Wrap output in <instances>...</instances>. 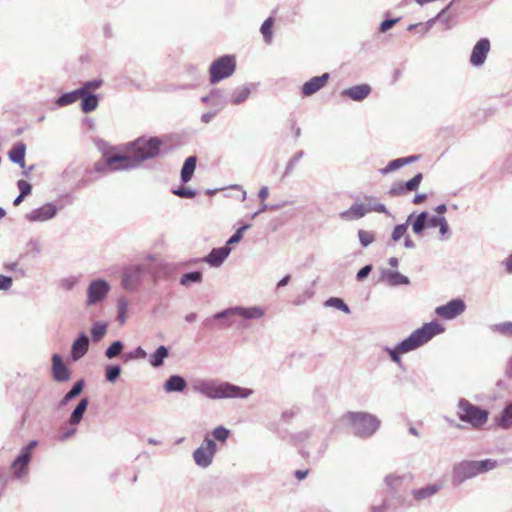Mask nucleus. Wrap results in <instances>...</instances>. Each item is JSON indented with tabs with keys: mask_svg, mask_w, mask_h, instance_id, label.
I'll use <instances>...</instances> for the list:
<instances>
[{
	"mask_svg": "<svg viewBox=\"0 0 512 512\" xmlns=\"http://www.w3.org/2000/svg\"><path fill=\"white\" fill-rule=\"evenodd\" d=\"M97 172L127 170L123 155H109L97 161L94 165Z\"/></svg>",
	"mask_w": 512,
	"mask_h": 512,
	"instance_id": "15",
	"label": "nucleus"
},
{
	"mask_svg": "<svg viewBox=\"0 0 512 512\" xmlns=\"http://www.w3.org/2000/svg\"><path fill=\"white\" fill-rule=\"evenodd\" d=\"M363 200L365 201V207L367 212H378L389 214L386 206L380 202H378L377 198L371 195H364Z\"/></svg>",
	"mask_w": 512,
	"mask_h": 512,
	"instance_id": "34",
	"label": "nucleus"
},
{
	"mask_svg": "<svg viewBox=\"0 0 512 512\" xmlns=\"http://www.w3.org/2000/svg\"><path fill=\"white\" fill-rule=\"evenodd\" d=\"M382 280L386 281L390 286L408 285L410 283L407 276L392 270H383Z\"/></svg>",
	"mask_w": 512,
	"mask_h": 512,
	"instance_id": "26",
	"label": "nucleus"
},
{
	"mask_svg": "<svg viewBox=\"0 0 512 512\" xmlns=\"http://www.w3.org/2000/svg\"><path fill=\"white\" fill-rule=\"evenodd\" d=\"M202 325L207 329H225L231 327L232 323H216L213 319V315L211 317L206 318Z\"/></svg>",
	"mask_w": 512,
	"mask_h": 512,
	"instance_id": "53",
	"label": "nucleus"
},
{
	"mask_svg": "<svg viewBox=\"0 0 512 512\" xmlns=\"http://www.w3.org/2000/svg\"><path fill=\"white\" fill-rule=\"evenodd\" d=\"M146 356H147V353L141 346H138L133 351L126 354L127 360H129V359H144V358H146Z\"/></svg>",
	"mask_w": 512,
	"mask_h": 512,
	"instance_id": "63",
	"label": "nucleus"
},
{
	"mask_svg": "<svg viewBox=\"0 0 512 512\" xmlns=\"http://www.w3.org/2000/svg\"><path fill=\"white\" fill-rule=\"evenodd\" d=\"M128 306H129V303L126 298L121 297L117 300V311H118L117 319L121 324L125 323V321H126Z\"/></svg>",
	"mask_w": 512,
	"mask_h": 512,
	"instance_id": "43",
	"label": "nucleus"
},
{
	"mask_svg": "<svg viewBox=\"0 0 512 512\" xmlns=\"http://www.w3.org/2000/svg\"><path fill=\"white\" fill-rule=\"evenodd\" d=\"M111 289L110 284L102 279L98 278L91 281L87 287V305H94L105 299Z\"/></svg>",
	"mask_w": 512,
	"mask_h": 512,
	"instance_id": "10",
	"label": "nucleus"
},
{
	"mask_svg": "<svg viewBox=\"0 0 512 512\" xmlns=\"http://www.w3.org/2000/svg\"><path fill=\"white\" fill-rule=\"evenodd\" d=\"M466 309L465 302L460 299H452L444 305L438 306L435 309L437 315L444 319L451 320L461 315Z\"/></svg>",
	"mask_w": 512,
	"mask_h": 512,
	"instance_id": "13",
	"label": "nucleus"
},
{
	"mask_svg": "<svg viewBox=\"0 0 512 512\" xmlns=\"http://www.w3.org/2000/svg\"><path fill=\"white\" fill-rule=\"evenodd\" d=\"M367 214L365 204L355 201L349 209L342 211L339 216L342 220L354 221L365 217Z\"/></svg>",
	"mask_w": 512,
	"mask_h": 512,
	"instance_id": "21",
	"label": "nucleus"
},
{
	"mask_svg": "<svg viewBox=\"0 0 512 512\" xmlns=\"http://www.w3.org/2000/svg\"><path fill=\"white\" fill-rule=\"evenodd\" d=\"M229 103V98L225 96L224 91L222 90V95L220 97H214L212 99V106L217 108L218 110H223L226 105Z\"/></svg>",
	"mask_w": 512,
	"mask_h": 512,
	"instance_id": "61",
	"label": "nucleus"
},
{
	"mask_svg": "<svg viewBox=\"0 0 512 512\" xmlns=\"http://www.w3.org/2000/svg\"><path fill=\"white\" fill-rule=\"evenodd\" d=\"M146 269L143 265L126 267L122 273L121 285L127 291L135 290L143 279Z\"/></svg>",
	"mask_w": 512,
	"mask_h": 512,
	"instance_id": "11",
	"label": "nucleus"
},
{
	"mask_svg": "<svg viewBox=\"0 0 512 512\" xmlns=\"http://www.w3.org/2000/svg\"><path fill=\"white\" fill-rule=\"evenodd\" d=\"M187 387V381L180 375H171L163 383V389L166 393L183 392Z\"/></svg>",
	"mask_w": 512,
	"mask_h": 512,
	"instance_id": "24",
	"label": "nucleus"
},
{
	"mask_svg": "<svg viewBox=\"0 0 512 512\" xmlns=\"http://www.w3.org/2000/svg\"><path fill=\"white\" fill-rule=\"evenodd\" d=\"M415 214L412 213L408 216L407 218V221L406 223L404 224H399V225H396L393 229V232H392V235H391V238L394 242H397L398 240H400L405 234H406V231H407V225L408 223L414 218Z\"/></svg>",
	"mask_w": 512,
	"mask_h": 512,
	"instance_id": "41",
	"label": "nucleus"
},
{
	"mask_svg": "<svg viewBox=\"0 0 512 512\" xmlns=\"http://www.w3.org/2000/svg\"><path fill=\"white\" fill-rule=\"evenodd\" d=\"M26 145L23 142L16 143L9 151L8 156L11 162L24 167Z\"/></svg>",
	"mask_w": 512,
	"mask_h": 512,
	"instance_id": "28",
	"label": "nucleus"
},
{
	"mask_svg": "<svg viewBox=\"0 0 512 512\" xmlns=\"http://www.w3.org/2000/svg\"><path fill=\"white\" fill-rule=\"evenodd\" d=\"M440 489H441V486L439 484H430L425 487L414 489L412 491V496L415 500L421 501V500H425V499L432 497Z\"/></svg>",
	"mask_w": 512,
	"mask_h": 512,
	"instance_id": "29",
	"label": "nucleus"
},
{
	"mask_svg": "<svg viewBox=\"0 0 512 512\" xmlns=\"http://www.w3.org/2000/svg\"><path fill=\"white\" fill-rule=\"evenodd\" d=\"M385 484L390 487L392 490L396 491L399 489L402 483V477L396 476L393 474H389L384 479Z\"/></svg>",
	"mask_w": 512,
	"mask_h": 512,
	"instance_id": "56",
	"label": "nucleus"
},
{
	"mask_svg": "<svg viewBox=\"0 0 512 512\" xmlns=\"http://www.w3.org/2000/svg\"><path fill=\"white\" fill-rule=\"evenodd\" d=\"M423 179L422 173H417L412 179L404 182V187L408 192L416 191Z\"/></svg>",
	"mask_w": 512,
	"mask_h": 512,
	"instance_id": "54",
	"label": "nucleus"
},
{
	"mask_svg": "<svg viewBox=\"0 0 512 512\" xmlns=\"http://www.w3.org/2000/svg\"><path fill=\"white\" fill-rule=\"evenodd\" d=\"M408 191L407 189L404 187V183L403 182H396L394 183L389 191H388V194L392 197H396V196H401V195H404L406 194Z\"/></svg>",
	"mask_w": 512,
	"mask_h": 512,
	"instance_id": "58",
	"label": "nucleus"
},
{
	"mask_svg": "<svg viewBox=\"0 0 512 512\" xmlns=\"http://www.w3.org/2000/svg\"><path fill=\"white\" fill-rule=\"evenodd\" d=\"M343 420L351 425L353 434L359 438L367 439L379 429L381 421L367 412H347Z\"/></svg>",
	"mask_w": 512,
	"mask_h": 512,
	"instance_id": "5",
	"label": "nucleus"
},
{
	"mask_svg": "<svg viewBox=\"0 0 512 512\" xmlns=\"http://www.w3.org/2000/svg\"><path fill=\"white\" fill-rule=\"evenodd\" d=\"M216 451L217 445L214 439L205 437L202 444L194 450L193 460L198 467L208 468L213 462Z\"/></svg>",
	"mask_w": 512,
	"mask_h": 512,
	"instance_id": "9",
	"label": "nucleus"
},
{
	"mask_svg": "<svg viewBox=\"0 0 512 512\" xmlns=\"http://www.w3.org/2000/svg\"><path fill=\"white\" fill-rule=\"evenodd\" d=\"M234 316L233 307L226 308L213 315L216 323H230L229 319Z\"/></svg>",
	"mask_w": 512,
	"mask_h": 512,
	"instance_id": "48",
	"label": "nucleus"
},
{
	"mask_svg": "<svg viewBox=\"0 0 512 512\" xmlns=\"http://www.w3.org/2000/svg\"><path fill=\"white\" fill-rule=\"evenodd\" d=\"M325 305L328 307H334V308L344 312L345 314H349L351 312L349 306L341 298H338V297L329 298L325 302Z\"/></svg>",
	"mask_w": 512,
	"mask_h": 512,
	"instance_id": "45",
	"label": "nucleus"
},
{
	"mask_svg": "<svg viewBox=\"0 0 512 512\" xmlns=\"http://www.w3.org/2000/svg\"><path fill=\"white\" fill-rule=\"evenodd\" d=\"M412 222V230L415 234L421 235L426 227H438L444 216H429L427 211H422Z\"/></svg>",
	"mask_w": 512,
	"mask_h": 512,
	"instance_id": "14",
	"label": "nucleus"
},
{
	"mask_svg": "<svg viewBox=\"0 0 512 512\" xmlns=\"http://www.w3.org/2000/svg\"><path fill=\"white\" fill-rule=\"evenodd\" d=\"M17 186L20 191V195L26 197L31 194L32 186L29 182H27L25 180H18Z\"/></svg>",
	"mask_w": 512,
	"mask_h": 512,
	"instance_id": "64",
	"label": "nucleus"
},
{
	"mask_svg": "<svg viewBox=\"0 0 512 512\" xmlns=\"http://www.w3.org/2000/svg\"><path fill=\"white\" fill-rule=\"evenodd\" d=\"M51 373L52 377L56 382L63 383L67 382L71 378V371L63 362L62 357L59 354H53L52 356Z\"/></svg>",
	"mask_w": 512,
	"mask_h": 512,
	"instance_id": "17",
	"label": "nucleus"
},
{
	"mask_svg": "<svg viewBox=\"0 0 512 512\" xmlns=\"http://www.w3.org/2000/svg\"><path fill=\"white\" fill-rule=\"evenodd\" d=\"M233 312L234 316H240L245 320L260 319L265 315V310L260 306H233Z\"/></svg>",
	"mask_w": 512,
	"mask_h": 512,
	"instance_id": "23",
	"label": "nucleus"
},
{
	"mask_svg": "<svg viewBox=\"0 0 512 512\" xmlns=\"http://www.w3.org/2000/svg\"><path fill=\"white\" fill-rule=\"evenodd\" d=\"M304 156V151L300 150L295 153V155L289 159L286 164L284 176L290 175L298 164L299 160Z\"/></svg>",
	"mask_w": 512,
	"mask_h": 512,
	"instance_id": "50",
	"label": "nucleus"
},
{
	"mask_svg": "<svg viewBox=\"0 0 512 512\" xmlns=\"http://www.w3.org/2000/svg\"><path fill=\"white\" fill-rule=\"evenodd\" d=\"M80 95L81 92L79 91V89L63 93L56 99V104L60 107L67 106L69 104L76 102L80 98Z\"/></svg>",
	"mask_w": 512,
	"mask_h": 512,
	"instance_id": "37",
	"label": "nucleus"
},
{
	"mask_svg": "<svg viewBox=\"0 0 512 512\" xmlns=\"http://www.w3.org/2000/svg\"><path fill=\"white\" fill-rule=\"evenodd\" d=\"M371 93V87L368 84H359L350 88L344 89L342 95L353 100L362 101Z\"/></svg>",
	"mask_w": 512,
	"mask_h": 512,
	"instance_id": "22",
	"label": "nucleus"
},
{
	"mask_svg": "<svg viewBox=\"0 0 512 512\" xmlns=\"http://www.w3.org/2000/svg\"><path fill=\"white\" fill-rule=\"evenodd\" d=\"M107 332V325L102 322H95L91 327V336L94 342L100 341Z\"/></svg>",
	"mask_w": 512,
	"mask_h": 512,
	"instance_id": "40",
	"label": "nucleus"
},
{
	"mask_svg": "<svg viewBox=\"0 0 512 512\" xmlns=\"http://www.w3.org/2000/svg\"><path fill=\"white\" fill-rule=\"evenodd\" d=\"M203 280V275L200 271H192L183 274L180 277L179 283L182 286L189 287L191 284H199Z\"/></svg>",
	"mask_w": 512,
	"mask_h": 512,
	"instance_id": "36",
	"label": "nucleus"
},
{
	"mask_svg": "<svg viewBox=\"0 0 512 512\" xmlns=\"http://www.w3.org/2000/svg\"><path fill=\"white\" fill-rule=\"evenodd\" d=\"M438 227H439L440 239L441 240L448 239L450 237L451 233H450V228H449L448 222L445 217L441 220Z\"/></svg>",
	"mask_w": 512,
	"mask_h": 512,
	"instance_id": "62",
	"label": "nucleus"
},
{
	"mask_svg": "<svg viewBox=\"0 0 512 512\" xmlns=\"http://www.w3.org/2000/svg\"><path fill=\"white\" fill-rule=\"evenodd\" d=\"M419 155H411L408 157L397 158L390 161L384 168L380 170L382 174L391 173L401 167L411 164L419 159Z\"/></svg>",
	"mask_w": 512,
	"mask_h": 512,
	"instance_id": "27",
	"label": "nucleus"
},
{
	"mask_svg": "<svg viewBox=\"0 0 512 512\" xmlns=\"http://www.w3.org/2000/svg\"><path fill=\"white\" fill-rule=\"evenodd\" d=\"M250 227H251V224H244L241 227H239L235 231V233L227 240L225 246L230 247V245L239 243L242 240V238H243L244 232L246 230H248Z\"/></svg>",
	"mask_w": 512,
	"mask_h": 512,
	"instance_id": "47",
	"label": "nucleus"
},
{
	"mask_svg": "<svg viewBox=\"0 0 512 512\" xmlns=\"http://www.w3.org/2000/svg\"><path fill=\"white\" fill-rule=\"evenodd\" d=\"M38 442L31 440L19 452L18 456L11 464V472L15 479L20 480L28 474V466L32 458L34 449Z\"/></svg>",
	"mask_w": 512,
	"mask_h": 512,
	"instance_id": "8",
	"label": "nucleus"
},
{
	"mask_svg": "<svg viewBox=\"0 0 512 512\" xmlns=\"http://www.w3.org/2000/svg\"><path fill=\"white\" fill-rule=\"evenodd\" d=\"M236 70V58L234 55H223L215 59L209 67V81L217 84L229 78Z\"/></svg>",
	"mask_w": 512,
	"mask_h": 512,
	"instance_id": "7",
	"label": "nucleus"
},
{
	"mask_svg": "<svg viewBox=\"0 0 512 512\" xmlns=\"http://www.w3.org/2000/svg\"><path fill=\"white\" fill-rule=\"evenodd\" d=\"M7 272H10L14 279H22L26 276L25 269L18 262L7 263L4 266Z\"/></svg>",
	"mask_w": 512,
	"mask_h": 512,
	"instance_id": "39",
	"label": "nucleus"
},
{
	"mask_svg": "<svg viewBox=\"0 0 512 512\" xmlns=\"http://www.w3.org/2000/svg\"><path fill=\"white\" fill-rule=\"evenodd\" d=\"M169 356V348L161 345L149 357V363L154 368L163 366L164 361Z\"/></svg>",
	"mask_w": 512,
	"mask_h": 512,
	"instance_id": "30",
	"label": "nucleus"
},
{
	"mask_svg": "<svg viewBox=\"0 0 512 512\" xmlns=\"http://www.w3.org/2000/svg\"><path fill=\"white\" fill-rule=\"evenodd\" d=\"M103 84L102 79H93L86 81L82 84V86L79 89L81 94L91 93V90H96L100 88Z\"/></svg>",
	"mask_w": 512,
	"mask_h": 512,
	"instance_id": "49",
	"label": "nucleus"
},
{
	"mask_svg": "<svg viewBox=\"0 0 512 512\" xmlns=\"http://www.w3.org/2000/svg\"><path fill=\"white\" fill-rule=\"evenodd\" d=\"M254 88V84H247L241 87H237L231 93L229 97V103L232 105H240L244 103L250 97L251 91Z\"/></svg>",
	"mask_w": 512,
	"mask_h": 512,
	"instance_id": "25",
	"label": "nucleus"
},
{
	"mask_svg": "<svg viewBox=\"0 0 512 512\" xmlns=\"http://www.w3.org/2000/svg\"><path fill=\"white\" fill-rule=\"evenodd\" d=\"M493 331L499 332L504 336H512V322H502L492 327Z\"/></svg>",
	"mask_w": 512,
	"mask_h": 512,
	"instance_id": "55",
	"label": "nucleus"
},
{
	"mask_svg": "<svg viewBox=\"0 0 512 512\" xmlns=\"http://www.w3.org/2000/svg\"><path fill=\"white\" fill-rule=\"evenodd\" d=\"M230 253L231 248L228 246L213 248L209 254L202 259V261L206 262L211 267H219L227 259Z\"/></svg>",
	"mask_w": 512,
	"mask_h": 512,
	"instance_id": "18",
	"label": "nucleus"
},
{
	"mask_svg": "<svg viewBox=\"0 0 512 512\" xmlns=\"http://www.w3.org/2000/svg\"><path fill=\"white\" fill-rule=\"evenodd\" d=\"M196 163H197V158L195 156H189L184 161V164L181 169V174H180L181 181L183 183H187L188 181L191 180V178L194 174V171L196 169Z\"/></svg>",
	"mask_w": 512,
	"mask_h": 512,
	"instance_id": "31",
	"label": "nucleus"
},
{
	"mask_svg": "<svg viewBox=\"0 0 512 512\" xmlns=\"http://www.w3.org/2000/svg\"><path fill=\"white\" fill-rule=\"evenodd\" d=\"M496 467L497 461L493 459H485L480 461H462L454 465L452 471V481L455 485H460L466 480L493 470Z\"/></svg>",
	"mask_w": 512,
	"mask_h": 512,
	"instance_id": "4",
	"label": "nucleus"
},
{
	"mask_svg": "<svg viewBox=\"0 0 512 512\" xmlns=\"http://www.w3.org/2000/svg\"><path fill=\"white\" fill-rule=\"evenodd\" d=\"M81 109L84 113H90L94 111L99 104V97L93 93L81 94Z\"/></svg>",
	"mask_w": 512,
	"mask_h": 512,
	"instance_id": "32",
	"label": "nucleus"
},
{
	"mask_svg": "<svg viewBox=\"0 0 512 512\" xmlns=\"http://www.w3.org/2000/svg\"><path fill=\"white\" fill-rule=\"evenodd\" d=\"M89 349V338L86 333H79L78 337L73 341L71 346V358L74 361L81 359Z\"/></svg>",
	"mask_w": 512,
	"mask_h": 512,
	"instance_id": "20",
	"label": "nucleus"
},
{
	"mask_svg": "<svg viewBox=\"0 0 512 512\" xmlns=\"http://www.w3.org/2000/svg\"><path fill=\"white\" fill-rule=\"evenodd\" d=\"M124 349V344L122 341L117 340L110 344V346L105 350V356L108 359H113L118 357Z\"/></svg>",
	"mask_w": 512,
	"mask_h": 512,
	"instance_id": "42",
	"label": "nucleus"
},
{
	"mask_svg": "<svg viewBox=\"0 0 512 512\" xmlns=\"http://www.w3.org/2000/svg\"><path fill=\"white\" fill-rule=\"evenodd\" d=\"M357 235L361 246L364 248L371 245L375 240V235L371 231L359 229Z\"/></svg>",
	"mask_w": 512,
	"mask_h": 512,
	"instance_id": "46",
	"label": "nucleus"
},
{
	"mask_svg": "<svg viewBox=\"0 0 512 512\" xmlns=\"http://www.w3.org/2000/svg\"><path fill=\"white\" fill-rule=\"evenodd\" d=\"M496 423L502 429L512 428V402L506 404L502 414L496 418Z\"/></svg>",
	"mask_w": 512,
	"mask_h": 512,
	"instance_id": "35",
	"label": "nucleus"
},
{
	"mask_svg": "<svg viewBox=\"0 0 512 512\" xmlns=\"http://www.w3.org/2000/svg\"><path fill=\"white\" fill-rule=\"evenodd\" d=\"M59 208L52 202L43 204L25 215L29 222H46L56 217Z\"/></svg>",
	"mask_w": 512,
	"mask_h": 512,
	"instance_id": "12",
	"label": "nucleus"
},
{
	"mask_svg": "<svg viewBox=\"0 0 512 512\" xmlns=\"http://www.w3.org/2000/svg\"><path fill=\"white\" fill-rule=\"evenodd\" d=\"M27 251L33 257H36L37 255H39L41 253V251H42L40 242L38 240L31 239L27 243Z\"/></svg>",
	"mask_w": 512,
	"mask_h": 512,
	"instance_id": "60",
	"label": "nucleus"
},
{
	"mask_svg": "<svg viewBox=\"0 0 512 512\" xmlns=\"http://www.w3.org/2000/svg\"><path fill=\"white\" fill-rule=\"evenodd\" d=\"M194 391L211 400L246 399L253 394V390L243 388L229 382L217 383L213 380H201L194 385Z\"/></svg>",
	"mask_w": 512,
	"mask_h": 512,
	"instance_id": "2",
	"label": "nucleus"
},
{
	"mask_svg": "<svg viewBox=\"0 0 512 512\" xmlns=\"http://www.w3.org/2000/svg\"><path fill=\"white\" fill-rule=\"evenodd\" d=\"M212 436L215 440L223 443L226 442V440L229 438L230 430L224 426H218L213 429Z\"/></svg>",
	"mask_w": 512,
	"mask_h": 512,
	"instance_id": "51",
	"label": "nucleus"
},
{
	"mask_svg": "<svg viewBox=\"0 0 512 512\" xmlns=\"http://www.w3.org/2000/svg\"><path fill=\"white\" fill-rule=\"evenodd\" d=\"M78 282L79 278L77 276H68L60 279L59 286L65 291H70L78 284Z\"/></svg>",
	"mask_w": 512,
	"mask_h": 512,
	"instance_id": "52",
	"label": "nucleus"
},
{
	"mask_svg": "<svg viewBox=\"0 0 512 512\" xmlns=\"http://www.w3.org/2000/svg\"><path fill=\"white\" fill-rule=\"evenodd\" d=\"M162 141L158 137H139L128 144L131 155H123L128 170L137 168L148 159L156 157L160 152Z\"/></svg>",
	"mask_w": 512,
	"mask_h": 512,
	"instance_id": "3",
	"label": "nucleus"
},
{
	"mask_svg": "<svg viewBox=\"0 0 512 512\" xmlns=\"http://www.w3.org/2000/svg\"><path fill=\"white\" fill-rule=\"evenodd\" d=\"M85 386V381L83 379L78 380L72 388L65 394L67 395L71 400L76 398L78 395L81 394Z\"/></svg>",
	"mask_w": 512,
	"mask_h": 512,
	"instance_id": "57",
	"label": "nucleus"
},
{
	"mask_svg": "<svg viewBox=\"0 0 512 512\" xmlns=\"http://www.w3.org/2000/svg\"><path fill=\"white\" fill-rule=\"evenodd\" d=\"M121 367L118 364L107 365L105 367V378L108 382L114 383L121 374Z\"/></svg>",
	"mask_w": 512,
	"mask_h": 512,
	"instance_id": "44",
	"label": "nucleus"
},
{
	"mask_svg": "<svg viewBox=\"0 0 512 512\" xmlns=\"http://www.w3.org/2000/svg\"><path fill=\"white\" fill-rule=\"evenodd\" d=\"M457 407L460 420L469 423L473 427H481L488 420L489 414L487 410L472 404L464 398L459 400Z\"/></svg>",
	"mask_w": 512,
	"mask_h": 512,
	"instance_id": "6",
	"label": "nucleus"
},
{
	"mask_svg": "<svg viewBox=\"0 0 512 512\" xmlns=\"http://www.w3.org/2000/svg\"><path fill=\"white\" fill-rule=\"evenodd\" d=\"M330 78L329 73H323L320 76L312 77L310 80L305 82L302 86V94L304 96H311L321 90L328 82Z\"/></svg>",
	"mask_w": 512,
	"mask_h": 512,
	"instance_id": "19",
	"label": "nucleus"
},
{
	"mask_svg": "<svg viewBox=\"0 0 512 512\" xmlns=\"http://www.w3.org/2000/svg\"><path fill=\"white\" fill-rule=\"evenodd\" d=\"M173 194L178 196V197H181V198H187V199H191L193 197H195L196 195V191L195 190H192L188 187H179L177 189H174L173 190Z\"/></svg>",
	"mask_w": 512,
	"mask_h": 512,
	"instance_id": "59",
	"label": "nucleus"
},
{
	"mask_svg": "<svg viewBox=\"0 0 512 512\" xmlns=\"http://www.w3.org/2000/svg\"><path fill=\"white\" fill-rule=\"evenodd\" d=\"M273 24H274V19L272 17H268L261 25L260 32H261L266 44H271V42H272Z\"/></svg>",
	"mask_w": 512,
	"mask_h": 512,
	"instance_id": "38",
	"label": "nucleus"
},
{
	"mask_svg": "<svg viewBox=\"0 0 512 512\" xmlns=\"http://www.w3.org/2000/svg\"><path fill=\"white\" fill-rule=\"evenodd\" d=\"M444 328L436 321L425 323L413 331L407 338L397 344L395 348L386 347L391 360L400 363V353H408L429 342L434 336L442 333Z\"/></svg>",
	"mask_w": 512,
	"mask_h": 512,
	"instance_id": "1",
	"label": "nucleus"
},
{
	"mask_svg": "<svg viewBox=\"0 0 512 512\" xmlns=\"http://www.w3.org/2000/svg\"><path fill=\"white\" fill-rule=\"evenodd\" d=\"M490 51V41L488 38L479 39L474 45L471 56L470 63L474 67L482 66L487 58V55Z\"/></svg>",
	"mask_w": 512,
	"mask_h": 512,
	"instance_id": "16",
	"label": "nucleus"
},
{
	"mask_svg": "<svg viewBox=\"0 0 512 512\" xmlns=\"http://www.w3.org/2000/svg\"><path fill=\"white\" fill-rule=\"evenodd\" d=\"M88 403V398H82L78 402L77 406L74 408L69 418V422L71 425H77L81 422V420L83 419V415L87 410Z\"/></svg>",
	"mask_w": 512,
	"mask_h": 512,
	"instance_id": "33",
	"label": "nucleus"
}]
</instances>
